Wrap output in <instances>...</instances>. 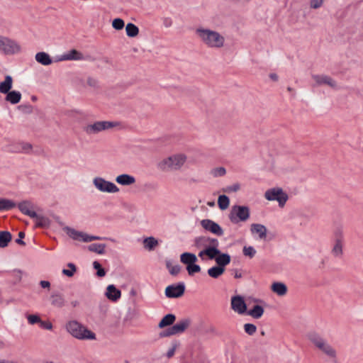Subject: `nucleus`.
I'll return each mask as SVG.
<instances>
[{"label":"nucleus","instance_id":"nucleus-1","mask_svg":"<svg viewBox=\"0 0 363 363\" xmlns=\"http://www.w3.org/2000/svg\"><path fill=\"white\" fill-rule=\"evenodd\" d=\"M194 245L199 250L198 256L204 262L215 259L217 255L220 254L219 242L216 238L208 236L197 237L194 240Z\"/></svg>","mask_w":363,"mask_h":363},{"label":"nucleus","instance_id":"nucleus-2","mask_svg":"<svg viewBox=\"0 0 363 363\" xmlns=\"http://www.w3.org/2000/svg\"><path fill=\"white\" fill-rule=\"evenodd\" d=\"M196 34L199 40L208 48L220 49L225 45V37L216 30L199 28L196 30Z\"/></svg>","mask_w":363,"mask_h":363},{"label":"nucleus","instance_id":"nucleus-3","mask_svg":"<svg viewBox=\"0 0 363 363\" xmlns=\"http://www.w3.org/2000/svg\"><path fill=\"white\" fill-rule=\"evenodd\" d=\"M187 156L184 153H176L161 160L157 164L162 172L179 171L186 164Z\"/></svg>","mask_w":363,"mask_h":363},{"label":"nucleus","instance_id":"nucleus-4","mask_svg":"<svg viewBox=\"0 0 363 363\" xmlns=\"http://www.w3.org/2000/svg\"><path fill=\"white\" fill-rule=\"evenodd\" d=\"M308 339L323 354L330 359H336V350L320 335L315 332H311L308 334Z\"/></svg>","mask_w":363,"mask_h":363},{"label":"nucleus","instance_id":"nucleus-5","mask_svg":"<svg viewBox=\"0 0 363 363\" xmlns=\"http://www.w3.org/2000/svg\"><path fill=\"white\" fill-rule=\"evenodd\" d=\"M66 330L73 337L80 340H96V334L77 320H70L65 325Z\"/></svg>","mask_w":363,"mask_h":363},{"label":"nucleus","instance_id":"nucleus-6","mask_svg":"<svg viewBox=\"0 0 363 363\" xmlns=\"http://www.w3.org/2000/svg\"><path fill=\"white\" fill-rule=\"evenodd\" d=\"M118 125L117 122L99 121L84 126L83 130L89 135H96L105 130L111 129Z\"/></svg>","mask_w":363,"mask_h":363},{"label":"nucleus","instance_id":"nucleus-7","mask_svg":"<svg viewBox=\"0 0 363 363\" xmlns=\"http://www.w3.org/2000/svg\"><path fill=\"white\" fill-rule=\"evenodd\" d=\"M250 216V210L246 206H233L228 215L231 223L238 224L240 222H246Z\"/></svg>","mask_w":363,"mask_h":363},{"label":"nucleus","instance_id":"nucleus-8","mask_svg":"<svg viewBox=\"0 0 363 363\" xmlns=\"http://www.w3.org/2000/svg\"><path fill=\"white\" fill-rule=\"evenodd\" d=\"M63 230L73 240L83 241L84 242L106 239V238L89 235L85 233L76 230L75 229L68 226L63 228ZM107 240H109L111 242H115V240L113 238H107Z\"/></svg>","mask_w":363,"mask_h":363},{"label":"nucleus","instance_id":"nucleus-9","mask_svg":"<svg viewBox=\"0 0 363 363\" xmlns=\"http://www.w3.org/2000/svg\"><path fill=\"white\" fill-rule=\"evenodd\" d=\"M92 183L94 186L100 192L116 194L119 192V188L113 182L106 180L101 177H95Z\"/></svg>","mask_w":363,"mask_h":363},{"label":"nucleus","instance_id":"nucleus-10","mask_svg":"<svg viewBox=\"0 0 363 363\" xmlns=\"http://www.w3.org/2000/svg\"><path fill=\"white\" fill-rule=\"evenodd\" d=\"M264 198L270 201H276L280 207H284L289 199L288 195L281 188L276 187L267 190Z\"/></svg>","mask_w":363,"mask_h":363},{"label":"nucleus","instance_id":"nucleus-11","mask_svg":"<svg viewBox=\"0 0 363 363\" xmlns=\"http://www.w3.org/2000/svg\"><path fill=\"white\" fill-rule=\"evenodd\" d=\"M20 45L13 39L0 35V52L6 55H13L20 51Z\"/></svg>","mask_w":363,"mask_h":363},{"label":"nucleus","instance_id":"nucleus-12","mask_svg":"<svg viewBox=\"0 0 363 363\" xmlns=\"http://www.w3.org/2000/svg\"><path fill=\"white\" fill-rule=\"evenodd\" d=\"M190 325V320L184 319L177 322L175 325L169 328L167 331L161 333V337L171 336L177 334L182 333L188 328Z\"/></svg>","mask_w":363,"mask_h":363},{"label":"nucleus","instance_id":"nucleus-13","mask_svg":"<svg viewBox=\"0 0 363 363\" xmlns=\"http://www.w3.org/2000/svg\"><path fill=\"white\" fill-rule=\"evenodd\" d=\"M185 291V285L184 283L169 285L165 289V296L167 298H179L181 297Z\"/></svg>","mask_w":363,"mask_h":363},{"label":"nucleus","instance_id":"nucleus-14","mask_svg":"<svg viewBox=\"0 0 363 363\" xmlns=\"http://www.w3.org/2000/svg\"><path fill=\"white\" fill-rule=\"evenodd\" d=\"M312 79L317 86L327 85L333 89L337 88L336 81L328 75L314 74L312 76Z\"/></svg>","mask_w":363,"mask_h":363},{"label":"nucleus","instance_id":"nucleus-15","mask_svg":"<svg viewBox=\"0 0 363 363\" xmlns=\"http://www.w3.org/2000/svg\"><path fill=\"white\" fill-rule=\"evenodd\" d=\"M231 308L238 314H243L247 312V305L240 296H235L231 298Z\"/></svg>","mask_w":363,"mask_h":363},{"label":"nucleus","instance_id":"nucleus-16","mask_svg":"<svg viewBox=\"0 0 363 363\" xmlns=\"http://www.w3.org/2000/svg\"><path fill=\"white\" fill-rule=\"evenodd\" d=\"M201 225L205 230L210 231L216 235L220 236L223 234V230L221 227L211 220L203 219L201 221Z\"/></svg>","mask_w":363,"mask_h":363},{"label":"nucleus","instance_id":"nucleus-17","mask_svg":"<svg viewBox=\"0 0 363 363\" xmlns=\"http://www.w3.org/2000/svg\"><path fill=\"white\" fill-rule=\"evenodd\" d=\"M343 242L344 238L342 233L337 235L333 247L332 249V255L335 257H341L343 255Z\"/></svg>","mask_w":363,"mask_h":363},{"label":"nucleus","instance_id":"nucleus-18","mask_svg":"<svg viewBox=\"0 0 363 363\" xmlns=\"http://www.w3.org/2000/svg\"><path fill=\"white\" fill-rule=\"evenodd\" d=\"M11 150L15 152L31 154L33 145L27 142H17L12 145Z\"/></svg>","mask_w":363,"mask_h":363},{"label":"nucleus","instance_id":"nucleus-19","mask_svg":"<svg viewBox=\"0 0 363 363\" xmlns=\"http://www.w3.org/2000/svg\"><path fill=\"white\" fill-rule=\"evenodd\" d=\"M83 60H84V55L75 49L70 50L69 51L63 54L60 59L61 61Z\"/></svg>","mask_w":363,"mask_h":363},{"label":"nucleus","instance_id":"nucleus-20","mask_svg":"<svg viewBox=\"0 0 363 363\" xmlns=\"http://www.w3.org/2000/svg\"><path fill=\"white\" fill-rule=\"evenodd\" d=\"M18 207L23 214L27 215L30 218L37 216V213L33 210V206L30 201H22L18 203Z\"/></svg>","mask_w":363,"mask_h":363},{"label":"nucleus","instance_id":"nucleus-21","mask_svg":"<svg viewBox=\"0 0 363 363\" xmlns=\"http://www.w3.org/2000/svg\"><path fill=\"white\" fill-rule=\"evenodd\" d=\"M250 231L252 234H257L260 239H265L267 237V229L262 224L252 223L250 225Z\"/></svg>","mask_w":363,"mask_h":363},{"label":"nucleus","instance_id":"nucleus-22","mask_svg":"<svg viewBox=\"0 0 363 363\" xmlns=\"http://www.w3.org/2000/svg\"><path fill=\"white\" fill-rule=\"evenodd\" d=\"M135 178L128 174H122L116 177V182L123 186H130L135 183Z\"/></svg>","mask_w":363,"mask_h":363},{"label":"nucleus","instance_id":"nucleus-23","mask_svg":"<svg viewBox=\"0 0 363 363\" xmlns=\"http://www.w3.org/2000/svg\"><path fill=\"white\" fill-rule=\"evenodd\" d=\"M121 292L113 284L108 285L106 288V296L112 301H116L120 298Z\"/></svg>","mask_w":363,"mask_h":363},{"label":"nucleus","instance_id":"nucleus-24","mask_svg":"<svg viewBox=\"0 0 363 363\" xmlns=\"http://www.w3.org/2000/svg\"><path fill=\"white\" fill-rule=\"evenodd\" d=\"M13 79L11 76L6 75L4 80L0 83V93L6 94L10 91L13 86Z\"/></svg>","mask_w":363,"mask_h":363},{"label":"nucleus","instance_id":"nucleus-25","mask_svg":"<svg viewBox=\"0 0 363 363\" xmlns=\"http://www.w3.org/2000/svg\"><path fill=\"white\" fill-rule=\"evenodd\" d=\"M271 290L278 296H283L287 293V287L282 282H274L271 286Z\"/></svg>","mask_w":363,"mask_h":363},{"label":"nucleus","instance_id":"nucleus-26","mask_svg":"<svg viewBox=\"0 0 363 363\" xmlns=\"http://www.w3.org/2000/svg\"><path fill=\"white\" fill-rule=\"evenodd\" d=\"M35 58L38 63L45 66L50 65L52 62L50 56L45 52H38L35 55Z\"/></svg>","mask_w":363,"mask_h":363},{"label":"nucleus","instance_id":"nucleus-27","mask_svg":"<svg viewBox=\"0 0 363 363\" xmlns=\"http://www.w3.org/2000/svg\"><path fill=\"white\" fill-rule=\"evenodd\" d=\"M218 266L224 267L228 265L231 260L230 256L226 253H221L217 255V257L214 259Z\"/></svg>","mask_w":363,"mask_h":363},{"label":"nucleus","instance_id":"nucleus-28","mask_svg":"<svg viewBox=\"0 0 363 363\" xmlns=\"http://www.w3.org/2000/svg\"><path fill=\"white\" fill-rule=\"evenodd\" d=\"M180 261L186 266L196 263L197 257L191 252H184L180 255Z\"/></svg>","mask_w":363,"mask_h":363},{"label":"nucleus","instance_id":"nucleus-29","mask_svg":"<svg viewBox=\"0 0 363 363\" xmlns=\"http://www.w3.org/2000/svg\"><path fill=\"white\" fill-rule=\"evenodd\" d=\"M6 94V101L12 104H18L21 99V94L18 91H10Z\"/></svg>","mask_w":363,"mask_h":363},{"label":"nucleus","instance_id":"nucleus-30","mask_svg":"<svg viewBox=\"0 0 363 363\" xmlns=\"http://www.w3.org/2000/svg\"><path fill=\"white\" fill-rule=\"evenodd\" d=\"M225 272L224 267H220L219 266H214L208 269L207 272L209 277L217 279L220 277Z\"/></svg>","mask_w":363,"mask_h":363},{"label":"nucleus","instance_id":"nucleus-31","mask_svg":"<svg viewBox=\"0 0 363 363\" xmlns=\"http://www.w3.org/2000/svg\"><path fill=\"white\" fill-rule=\"evenodd\" d=\"M246 313L251 317L258 319L262 316L264 313V308L261 306L255 305L252 309L249 310Z\"/></svg>","mask_w":363,"mask_h":363},{"label":"nucleus","instance_id":"nucleus-32","mask_svg":"<svg viewBox=\"0 0 363 363\" xmlns=\"http://www.w3.org/2000/svg\"><path fill=\"white\" fill-rule=\"evenodd\" d=\"M106 245L103 243H94L88 246V250L99 255H104L106 252Z\"/></svg>","mask_w":363,"mask_h":363},{"label":"nucleus","instance_id":"nucleus-33","mask_svg":"<svg viewBox=\"0 0 363 363\" xmlns=\"http://www.w3.org/2000/svg\"><path fill=\"white\" fill-rule=\"evenodd\" d=\"M176 317L173 314H167L164 315L159 323V328H162L166 326H169L174 322Z\"/></svg>","mask_w":363,"mask_h":363},{"label":"nucleus","instance_id":"nucleus-34","mask_svg":"<svg viewBox=\"0 0 363 363\" xmlns=\"http://www.w3.org/2000/svg\"><path fill=\"white\" fill-rule=\"evenodd\" d=\"M11 234L8 231H0V247H5L11 240Z\"/></svg>","mask_w":363,"mask_h":363},{"label":"nucleus","instance_id":"nucleus-35","mask_svg":"<svg viewBox=\"0 0 363 363\" xmlns=\"http://www.w3.org/2000/svg\"><path fill=\"white\" fill-rule=\"evenodd\" d=\"M126 35L130 38H135L139 34V28L135 24L128 23L125 26Z\"/></svg>","mask_w":363,"mask_h":363},{"label":"nucleus","instance_id":"nucleus-36","mask_svg":"<svg viewBox=\"0 0 363 363\" xmlns=\"http://www.w3.org/2000/svg\"><path fill=\"white\" fill-rule=\"evenodd\" d=\"M145 250H152L157 245V240L153 237L146 238L143 241Z\"/></svg>","mask_w":363,"mask_h":363},{"label":"nucleus","instance_id":"nucleus-37","mask_svg":"<svg viewBox=\"0 0 363 363\" xmlns=\"http://www.w3.org/2000/svg\"><path fill=\"white\" fill-rule=\"evenodd\" d=\"M51 303L53 306L57 307H62L65 304V300L63 296L59 294H53L50 296Z\"/></svg>","mask_w":363,"mask_h":363},{"label":"nucleus","instance_id":"nucleus-38","mask_svg":"<svg viewBox=\"0 0 363 363\" xmlns=\"http://www.w3.org/2000/svg\"><path fill=\"white\" fill-rule=\"evenodd\" d=\"M16 207V203L9 199H0V211H8Z\"/></svg>","mask_w":363,"mask_h":363},{"label":"nucleus","instance_id":"nucleus-39","mask_svg":"<svg viewBox=\"0 0 363 363\" xmlns=\"http://www.w3.org/2000/svg\"><path fill=\"white\" fill-rule=\"evenodd\" d=\"M165 264H166L167 268L168 269L169 273L172 275L176 276L180 272V270H181L180 266L178 264H174L171 260H167Z\"/></svg>","mask_w":363,"mask_h":363},{"label":"nucleus","instance_id":"nucleus-40","mask_svg":"<svg viewBox=\"0 0 363 363\" xmlns=\"http://www.w3.org/2000/svg\"><path fill=\"white\" fill-rule=\"evenodd\" d=\"M218 205L221 210H225L230 205L229 198L225 195H220L218 199Z\"/></svg>","mask_w":363,"mask_h":363},{"label":"nucleus","instance_id":"nucleus-41","mask_svg":"<svg viewBox=\"0 0 363 363\" xmlns=\"http://www.w3.org/2000/svg\"><path fill=\"white\" fill-rule=\"evenodd\" d=\"M33 218H35V226L36 227H48L50 225V220L44 216H38L37 215L36 217H34Z\"/></svg>","mask_w":363,"mask_h":363},{"label":"nucleus","instance_id":"nucleus-42","mask_svg":"<svg viewBox=\"0 0 363 363\" xmlns=\"http://www.w3.org/2000/svg\"><path fill=\"white\" fill-rule=\"evenodd\" d=\"M124 26V21L120 18H115L112 21V27L116 30H122Z\"/></svg>","mask_w":363,"mask_h":363},{"label":"nucleus","instance_id":"nucleus-43","mask_svg":"<svg viewBox=\"0 0 363 363\" xmlns=\"http://www.w3.org/2000/svg\"><path fill=\"white\" fill-rule=\"evenodd\" d=\"M67 267L69 268V269H62V274L68 277H72L74 274L77 271V268L75 267V265L72 263H69L67 264Z\"/></svg>","mask_w":363,"mask_h":363},{"label":"nucleus","instance_id":"nucleus-44","mask_svg":"<svg viewBox=\"0 0 363 363\" xmlns=\"http://www.w3.org/2000/svg\"><path fill=\"white\" fill-rule=\"evenodd\" d=\"M226 174V169L223 167L214 168L211 170V174L215 177H223Z\"/></svg>","mask_w":363,"mask_h":363},{"label":"nucleus","instance_id":"nucleus-45","mask_svg":"<svg viewBox=\"0 0 363 363\" xmlns=\"http://www.w3.org/2000/svg\"><path fill=\"white\" fill-rule=\"evenodd\" d=\"M186 270L189 275H193L195 273H198L201 271V267L196 263L186 266Z\"/></svg>","mask_w":363,"mask_h":363},{"label":"nucleus","instance_id":"nucleus-46","mask_svg":"<svg viewBox=\"0 0 363 363\" xmlns=\"http://www.w3.org/2000/svg\"><path fill=\"white\" fill-rule=\"evenodd\" d=\"M93 267L95 269L97 270V272H96V274L98 277H103L106 275V272L105 270L101 267V264H99V262H98L97 261H95L93 262Z\"/></svg>","mask_w":363,"mask_h":363},{"label":"nucleus","instance_id":"nucleus-47","mask_svg":"<svg viewBox=\"0 0 363 363\" xmlns=\"http://www.w3.org/2000/svg\"><path fill=\"white\" fill-rule=\"evenodd\" d=\"M244 330L246 333L252 335L256 333L257 327L252 323H246L244 325Z\"/></svg>","mask_w":363,"mask_h":363},{"label":"nucleus","instance_id":"nucleus-48","mask_svg":"<svg viewBox=\"0 0 363 363\" xmlns=\"http://www.w3.org/2000/svg\"><path fill=\"white\" fill-rule=\"evenodd\" d=\"M243 254L245 256L250 257V258L253 257L256 254V250L253 247H243Z\"/></svg>","mask_w":363,"mask_h":363},{"label":"nucleus","instance_id":"nucleus-49","mask_svg":"<svg viewBox=\"0 0 363 363\" xmlns=\"http://www.w3.org/2000/svg\"><path fill=\"white\" fill-rule=\"evenodd\" d=\"M26 318L28 319V323L30 325H34L35 323L40 324V320H41L40 318L38 315H34V314L28 315L26 316Z\"/></svg>","mask_w":363,"mask_h":363},{"label":"nucleus","instance_id":"nucleus-50","mask_svg":"<svg viewBox=\"0 0 363 363\" xmlns=\"http://www.w3.org/2000/svg\"><path fill=\"white\" fill-rule=\"evenodd\" d=\"M325 0H311L310 7L313 9H319L323 4Z\"/></svg>","mask_w":363,"mask_h":363},{"label":"nucleus","instance_id":"nucleus-51","mask_svg":"<svg viewBox=\"0 0 363 363\" xmlns=\"http://www.w3.org/2000/svg\"><path fill=\"white\" fill-rule=\"evenodd\" d=\"M240 189V184H235L233 185L228 186L225 191V192H236Z\"/></svg>","mask_w":363,"mask_h":363},{"label":"nucleus","instance_id":"nucleus-52","mask_svg":"<svg viewBox=\"0 0 363 363\" xmlns=\"http://www.w3.org/2000/svg\"><path fill=\"white\" fill-rule=\"evenodd\" d=\"M40 325L43 328L46 330H52V324L50 321H43L41 320Z\"/></svg>","mask_w":363,"mask_h":363},{"label":"nucleus","instance_id":"nucleus-53","mask_svg":"<svg viewBox=\"0 0 363 363\" xmlns=\"http://www.w3.org/2000/svg\"><path fill=\"white\" fill-rule=\"evenodd\" d=\"M86 83L91 87H96L98 85V81L92 77H89L87 79Z\"/></svg>","mask_w":363,"mask_h":363},{"label":"nucleus","instance_id":"nucleus-54","mask_svg":"<svg viewBox=\"0 0 363 363\" xmlns=\"http://www.w3.org/2000/svg\"><path fill=\"white\" fill-rule=\"evenodd\" d=\"M177 347V344H174L172 345V347L168 350L167 353V356L168 358H170L172 357L174 354V352H175V350Z\"/></svg>","mask_w":363,"mask_h":363},{"label":"nucleus","instance_id":"nucleus-55","mask_svg":"<svg viewBox=\"0 0 363 363\" xmlns=\"http://www.w3.org/2000/svg\"><path fill=\"white\" fill-rule=\"evenodd\" d=\"M25 237V233L23 232H19L18 233V238L16 239V242L19 244L24 245L25 242L23 241V238Z\"/></svg>","mask_w":363,"mask_h":363},{"label":"nucleus","instance_id":"nucleus-56","mask_svg":"<svg viewBox=\"0 0 363 363\" xmlns=\"http://www.w3.org/2000/svg\"><path fill=\"white\" fill-rule=\"evenodd\" d=\"M40 285L43 288H44V289H45V288L49 289V288H50V282H49V281H40Z\"/></svg>","mask_w":363,"mask_h":363},{"label":"nucleus","instance_id":"nucleus-57","mask_svg":"<svg viewBox=\"0 0 363 363\" xmlns=\"http://www.w3.org/2000/svg\"><path fill=\"white\" fill-rule=\"evenodd\" d=\"M269 77H270L271 79H272L274 81H277L278 80V76L275 73H271L269 74Z\"/></svg>","mask_w":363,"mask_h":363},{"label":"nucleus","instance_id":"nucleus-58","mask_svg":"<svg viewBox=\"0 0 363 363\" xmlns=\"http://www.w3.org/2000/svg\"><path fill=\"white\" fill-rule=\"evenodd\" d=\"M71 304L73 307H76L79 305V302L77 301H72Z\"/></svg>","mask_w":363,"mask_h":363},{"label":"nucleus","instance_id":"nucleus-59","mask_svg":"<svg viewBox=\"0 0 363 363\" xmlns=\"http://www.w3.org/2000/svg\"><path fill=\"white\" fill-rule=\"evenodd\" d=\"M235 277L236 278H240V277H241V275H240V274H236Z\"/></svg>","mask_w":363,"mask_h":363},{"label":"nucleus","instance_id":"nucleus-60","mask_svg":"<svg viewBox=\"0 0 363 363\" xmlns=\"http://www.w3.org/2000/svg\"><path fill=\"white\" fill-rule=\"evenodd\" d=\"M288 90H289V91H291V89L290 87H288Z\"/></svg>","mask_w":363,"mask_h":363}]
</instances>
